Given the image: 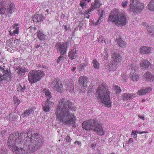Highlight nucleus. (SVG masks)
Instances as JSON below:
<instances>
[{"label": "nucleus", "mask_w": 154, "mask_h": 154, "mask_svg": "<svg viewBox=\"0 0 154 154\" xmlns=\"http://www.w3.org/2000/svg\"><path fill=\"white\" fill-rule=\"evenodd\" d=\"M40 47V44H38V45L36 47V48H39Z\"/></svg>", "instance_id": "680f3d73"}, {"label": "nucleus", "mask_w": 154, "mask_h": 154, "mask_svg": "<svg viewBox=\"0 0 154 154\" xmlns=\"http://www.w3.org/2000/svg\"><path fill=\"white\" fill-rule=\"evenodd\" d=\"M94 121V120H88L83 122L82 124V128L87 131L92 130Z\"/></svg>", "instance_id": "2eb2a0df"}, {"label": "nucleus", "mask_w": 154, "mask_h": 154, "mask_svg": "<svg viewBox=\"0 0 154 154\" xmlns=\"http://www.w3.org/2000/svg\"><path fill=\"white\" fill-rule=\"evenodd\" d=\"M42 19V15L41 14H35L33 17V21L35 22H39L41 21Z\"/></svg>", "instance_id": "cd10ccee"}, {"label": "nucleus", "mask_w": 154, "mask_h": 154, "mask_svg": "<svg viewBox=\"0 0 154 154\" xmlns=\"http://www.w3.org/2000/svg\"><path fill=\"white\" fill-rule=\"evenodd\" d=\"M149 33L154 36V26L149 27Z\"/></svg>", "instance_id": "4c0bfd02"}, {"label": "nucleus", "mask_w": 154, "mask_h": 154, "mask_svg": "<svg viewBox=\"0 0 154 154\" xmlns=\"http://www.w3.org/2000/svg\"><path fill=\"white\" fill-rule=\"evenodd\" d=\"M13 103L15 106H18L20 102V100L18 99L17 97L14 96L13 97Z\"/></svg>", "instance_id": "e433bc0d"}, {"label": "nucleus", "mask_w": 154, "mask_h": 154, "mask_svg": "<svg viewBox=\"0 0 154 154\" xmlns=\"http://www.w3.org/2000/svg\"><path fill=\"white\" fill-rule=\"evenodd\" d=\"M101 5L99 1L98 0H96L91 5V6L89 8V11H91L94 10L96 8L99 7Z\"/></svg>", "instance_id": "412c9836"}, {"label": "nucleus", "mask_w": 154, "mask_h": 154, "mask_svg": "<svg viewBox=\"0 0 154 154\" xmlns=\"http://www.w3.org/2000/svg\"><path fill=\"white\" fill-rule=\"evenodd\" d=\"M64 28L66 29H68V27L66 26H64Z\"/></svg>", "instance_id": "0e129e2a"}, {"label": "nucleus", "mask_w": 154, "mask_h": 154, "mask_svg": "<svg viewBox=\"0 0 154 154\" xmlns=\"http://www.w3.org/2000/svg\"><path fill=\"white\" fill-rule=\"evenodd\" d=\"M135 94H129L125 93L122 94V99L124 100H129L133 99L134 97Z\"/></svg>", "instance_id": "4be33fe9"}, {"label": "nucleus", "mask_w": 154, "mask_h": 154, "mask_svg": "<svg viewBox=\"0 0 154 154\" xmlns=\"http://www.w3.org/2000/svg\"><path fill=\"white\" fill-rule=\"evenodd\" d=\"M44 93L47 97V100L50 99L52 97L51 93L48 90L45 89L44 90Z\"/></svg>", "instance_id": "c9c22d12"}, {"label": "nucleus", "mask_w": 154, "mask_h": 154, "mask_svg": "<svg viewBox=\"0 0 154 154\" xmlns=\"http://www.w3.org/2000/svg\"><path fill=\"white\" fill-rule=\"evenodd\" d=\"M51 88L54 90L59 92L63 91V88L61 82L58 79H54L50 84Z\"/></svg>", "instance_id": "9d476101"}, {"label": "nucleus", "mask_w": 154, "mask_h": 154, "mask_svg": "<svg viewBox=\"0 0 154 154\" xmlns=\"http://www.w3.org/2000/svg\"><path fill=\"white\" fill-rule=\"evenodd\" d=\"M152 91V89L148 87L145 89H142L139 90L137 92V94L140 95H143L150 93Z\"/></svg>", "instance_id": "6ab92c4d"}, {"label": "nucleus", "mask_w": 154, "mask_h": 154, "mask_svg": "<svg viewBox=\"0 0 154 154\" xmlns=\"http://www.w3.org/2000/svg\"><path fill=\"white\" fill-rule=\"evenodd\" d=\"M134 132H135L136 134H137V133L139 134V131H138L137 130H134Z\"/></svg>", "instance_id": "e2e57ef3"}, {"label": "nucleus", "mask_w": 154, "mask_h": 154, "mask_svg": "<svg viewBox=\"0 0 154 154\" xmlns=\"http://www.w3.org/2000/svg\"><path fill=\"white\" fill-rule=\"evenodd\" d=\"M34 112V110L32 108H31L25 111L23 115L24 116H29L32 114Z\"/></svg>", "instance_id": "2f4dec72"}, {"label": "nucleus", "mask_w": 154, "mask_h": 154, "mask_svg": "<svg viewBox=\"0 0 154 154\" xmlns=\"http://www.w3.org/2000/svg\"><path fill=\"white\" fill-rule=\"evenodd\" d=\"M78 56V51L75 49L72 50L69 53V57L70 59L73 60L76 58Z\"/></svg>", "instance_id": "b1692460"}, {"label": "nucleus", "mask_w": 154, "mask_h": 154, "mask_svg": "<svg viewBox=\"0 0 154 154\" xmlns=\"http://www.w3.org/2000/svg\"><path fill=\"white\" fill-rule=\"evenodd\" d=\"M113 88L115 92L116 93H119L121 91L120 87L117 86H115Z\"/></svg>", "instance_id": "58836bf2"}, {"label": "nucleus", "mask_w": 154, "mask_h": 154, "mask_svg": "<svg viewBox=\"0 0 154 154\" xmlns=\"http://www.w3.org/2000/svg\"><path fill=\"white\" fill-rule=\"evenodd\" d=\"M72 103L69 100L60 99L55 112L56 120L66 125L76 127V117L74 111L72 109Z\"/></svg>", "instance_id": "f03ea898"}, {"label": "nucleus", "mask_w": 154, "mask_h": 154, "mask_svg": "<svg viewBox=\"0 0 154 154\" xmlns=\"http://www.w3.org/2000/svg\"><path fill=\"white\" fill-rule=\"evenodd\" d=\"M144 4L139 2V0H130L129 11L134 13L141 11L143 8Z\"/></svg>", "instance_id": "6e6552de"}, {"label": "nucleus", "mask_w": 154, "mask_h": 154, "mask_svg": "<svg viewBox=\"0 0 154 154\" xmlns=\"http://www.w3.org/2000/svg\"><path fill=\"white\" fill-rule=\"evenodd\" d=\"M138 116L140 118L142 119L143 120H144V117L143 116L139 115Z\"/></svg>", "instance_id": "13d9d810"}, {"label": "nucleus", "mask_w": 154, "mask_h": 154, "mask_svg": "<svg viewBox=\"0 0 154 154\" xmlns=\"http://www.w3.org/2000/svg\"><path fill=\"white\" fill-rule=\"evenodd\" d=\"M128 3V1H125L122 2L121 5L124 8H126Z\"/></svg>", "instance_id": "37998d69"}, {"label": "nucleus", "mask_w": 154, "mask_h": 154, "mask_svg": "<svg viewBox=\"0 0 154 154\" xmlns=\"http://www.w3.org/2000/svg\"><path fill=\"white\" fill-rule=\"evenodd\" d=\"M101 19L102 18L101 17H100L98 20H97V22L95 23V25H97L99 23H100L101 22Z\"/></svg>", "instance_id": "09e8293b"}, {"label": "nucleus", "mask_w": 154, "mask_h": 154, "mask_svg": "<svg viewBox=\"0 0 154 154\" xmlns=\"http://www.w3.org/2000/svg\"><path fill=\"white\" fill-rule=\"evenodd\" d=\"M92 130L100 136L104 135L105 133V131L103 129L101 124L94 120L92 126Z\"/></svg>", "instance_id": "9b49d317"}, {"label": "nucleus", "mask_w": 154, "mask_h": 154, "mask_svg": "<svg viewBox=\"0 0 154 154\" xmlns=\"http://www.w3.org/2000/svg\"><path fill=\"white\" fill-rule=\"evenodd\" d=\"M32 132L29 130L27 133L28 141L23 143L19 135H11L8 140V145L10 149L17 154H31L38 150L44 144L37 133L32 136Z\"/></svg>", "instance_id": "f257e3e1"}, {"label": "nucleus", "mask_w": 154, "mask_h": 154, "mask_svg": "<svg viewBox=\"0 0 154 154\" xmlns=\"http://www.w3.org/2000/svg\"><path fill=\"white\" fill-rule=\"evenodd\" d=\"M34 29H36V27H34Z\"/></svg>", "instance_id": "774afa93"}, {"label": "nucleus", "mask_w": 154, "mask_h": 154, "mask_svg": "<svg viewBox=\"0 0 154 154\" xmlns=\"http://www.w3.org/2000/svg\"><path fill=\"white\" fill-rule=\"evenodd\" d=\"M104 60H107L108 58V53L107 52L106 49L104 51Z\"/></svg>", "instance_id": "a18cd8bd"}, {"label": "nucleus", "mask_w": 154, "mask_h": 154, "mask_svg": "<svg viewBox=\"0 0 154 154\" xmlns=\"http://www.w3.org/2000/svg\"><path fill=\"white\" fill-rule=\"evenodd\" d=\"M65 88L66 91H73L74 89L73 82H71L66 83L65 85Z\"/></svg>", "instance_id": "393cba45"}, {"label": "nucleus", "mask_w": 154, "mask_h": 154, "mask_svg": "<svg viewBox=\"0 0 154 154\" xmlns=\"http://www.w3.org/2000/svg\"><path fill=\"white\" fill-rule=\"evenodd\" d=\"M112 62L108 66V69L110 70H114L120 65L121 57L118 53H114L112 55Z\"/></svg>", "instance_id": "0eeeda50"}, {"label": "nucleus", "mask_w": 154, "mask_h": 154, "mask_svg": "<svg viewBox=\"0 0 154 154\" xmlns=\"http://www.w3.org/2000/svg\"><path fill=\"white\" fill-rule=\"evenodd\" d=\"M11 74L9 71L5 70V69L0 66V81L4 79L7 80L8 78H10Z\"/></svg>", "instance_id": "f8f14e48"}, {"label": "nucleus", "mask_w": 154, "mask_h": 154, "mask_svg": "<svg viewBox=\"0 0 154 154\" xmlns=\"http://www.w3.org/2000/svg\"><path fill=\"white\" fill-rule=\"evenodd\" d=\"M91 1V0H82L80 3V5L83 9L84 6H86L87 5L86 2H90Z\"/></svg>", "instance_id": "72a5a7b5"}, {"label": "nucleus", "mask_w": 154, "mask_h": 154, "mask_svg": "<svg viewBox=\"0 0 154 154\" xmlns=\"http://www.w3.org/2000/svg\"><path fill=\"white\" fill-rule=\"evenodd\" d=\"M54 105L53 102L47 100L43 104L42 109L45 112H49L52 108Z\"/></svg>", "instance_id": "dca6fc26"}, {"label": "nucleus", "mask_w": 154, "mask_h": 154, "mask_svg": "<svg viewBox=\"0 0 154 154\" xmlns=\"http://www.w3.org/2000/svg\"><path fill=\"white\" fill-rule=\"evenodd\" d=\"M142 26L144 27H146L148 26V24L146 23L143 22L142 23Z\"/></svg>", "instance_id": "5fc2aeb1"}, {"label": "nucleus", "mask_w": 154, "mask_h": 154, "mask_svg": "<svg viewBox=\"0 0 154 154\" xmlns=\"http://www.w3.org/2000/svg\"><path fill=\"white\" fill-rule=\"evenodd\" d=\"M134 141V140H133V139H132V138H129V140H128V142L129 143H132Z\"/></svg>", "instance_id": "4d7b16f0"}, {"label": "nucleus", "mask_w": 154, "mask_h": 154, "mask_svg": "<svg viewBox=\"0 0 154 154\" xmlns=\"http://www.w3.org/2000/svg\"><path fill=\"white\" fill-rule=\"evenodd\" d=\"M26 89V85L24 84H20L17 85V90L18 91L23 92Z\"/></svg>", "instance_id": "c85d7f7f"}, {"label": "nucleus", "mask_w": 154, "mask_h": 154, "mask_svg": "<svg viewBox=\"0 0 154 154\" xmlns=\"http://www.w3.org/2000/svg\"><path fill=\"white\" fill-rule=\"evenodd\" d=\"M99 14L100 15V17H101L102 18V17L103 16L104 14V11H101L100 12H99Z\"/></svg>", "instance_id": "8fccbe9b"}, {"label": "nucleus", "mask_w": 154, "mask_h": 154, "mask_svg": "<svg viewBox=\"0 0 154 154\" xmlns=\"http://www.w3.org/2000/svg\"><path fill=\"white\" fill-rule=\"evenodd\" d=\"M16 11L14 3L9 0H0V13L2 15L7 16L13 14Z\"/></svg>", "instance_id": "39448f33"}, {"label": "nucleus", "mask_w": 154, "mask_h": 154, "mask_svg": "<svg viewBox=\"0 0 154 154\" xmlns=\"http://www.w3.org/2000/svg\"><path fill=\"white\" fill-rule=\"evenodd\" d=\"M148 9L152 11H154V0H151L149 3L148 6Z\"/></svg>", "instance_id": "7c9ffc66"}, {"label": "nucleus", "mask_w": 154, "mask_h": 154, "mask_svg": "<svg viewBox=\"0 0 154 154\" xmlns=\"http://www.w3.org/2000/svg\"><path fill=\"white\" fill-rule=\"evenodd\" d=\"M56 48L57 52H60L61 55H65L66 53V48L64 43H58L56 45Z\"/></svg>", "instance_id": "ddd939ff"}, {"label": "nucleus", "mask_w": 154, "mask_h": 154, "mask_svg": "<svg viewBox=\"0 0 154 154\" xmlns=\"http://www.w3.org/2000/svg\"><path fill=\"white\" fill-rule=\"evenodd\" d=\"M92 62L94 68L96 69L99 68L100 66V63L97 60H93Z\"/></svg>", "instance_id": "f704fd0d"}, {"label": "nucleus", "mask_w": 154, "mask_h": 154, "mask_svg": "<svg viewBox=\"0 0 154 154\" xmlns=\"http://www.w3.org/2000/svg\"><path fill=\"white\" fill-rule=\"evenodd\" d=\"M91 23L92 25H95V23H94V22L92 21V20H91Z\"/></svg>", "instance_id": "052dcab7"}, {"label": "nucleus", "mask_w": 154, "mask_h": 154, "mask_svg": "<svg viewBox=\"0 0 154 154\" xmlns=\"http://www.w3.org/2000/svg\"><path fill=\"white\" fill-rule=\"evenodd\" d=\"M140 65L141 68L145 69L149 67L151 64L148 60L143 59L140 62Z\"/></svg>", "instance_id": "a211bd4d"}, {"label": "nucleus", "mask_w": 154, "mask_h": 154, "mask_svg": "<svg viewBox=\"0 0 154 154\" xmlns=\"http://www.w3.org/2000/svg\"><path fill=\"white\" fill-rule=\"evenodd\" d=\"M75 68H73L72 69V70L73 71H74L75 70Z\"/></svg>", "instance_id": "69168bd1"}, {"label": "nucleus", "mask_w": 154, "mask_h": 154, "mask_svg": "<svg viewBox=\"0 0 154 154\" xmlns=\"http://www.w3.org/2000/svg\"><path fill=\"white\" fill-rule=\"evenodd\" d=\"M130 79L132 81L137 82L139 79V75L135 73H131L130 75Z\"/></svg>", "instance_id": "a878e982"}, {"label": "nucleus", "mask_w": 154, "mask_h": 154, "mask_svg": "<svg viewBox=\"0 0 154 154\" xmlns=\"http://www.w3.org/2000/svg\"><path fill=\"white\" fill-rule=\"evenodd\" d=\"M143 80L147 82H152L154 80V76L152 73L149 71L145 72L142 77Z\"/></svg>", "instance_id": "4468645a"}, {"label": "nucleus", "mask_w": 154, "mask_h": 154, "mask_svg": "<svg viewBox=\"0 0 154 154\" xmlns=\"http://www.w3.org/2000/svg\"><path fill=\"white\" fill-rule=\"evenodd\" d=\"M95 145L94 144H92L90 145V146L92 148H93L95 147Z\"/></svg>", "instance_id": "bf43d9fd"}, {"label": "nucleus", "mask_w": 154, "mask_h": 154, "mask_svg": "<svg viewBox=\"0 0 154 154\" xmlns=\"http://www.w3.org/2000/svg\"><path fill=\"white\" fill-rule=\"evenodd\" d=\"M28 70L25 68L24 67H19L18 69L17 73L19 74H21L22 73L28 72Z\"/></svg>", "instance_id": "473e14b6"}, {"label": "nucleus", "mask_w": 154, "mask_h": 154, "mask_svg": "<svg viewBox=\"0 0 154 154\" xmlns=\"http://www.w3.org/2000/svg\"><path fill=\"white\" fill-rule=\"evenodd\" d=\"M131 135L134 138H136L137 137V135L134 132V130L132 131Z\"/></svg>", "instance_id": "c03bdc74"}, {"label": "nucleus", "mask_w": 154, "mask_h": 154, "mask_svg": "<svg viewBox=\"0 0 154 154\" xmlns=\"http://www.w3.org/2000/svg\"><path fill=\"white\" fill-rule=\"evenodd\" d=\"M142 101V102H144L145 101V99H143Z\"/></svg>", "instance_id": "338daca9"}, {"label": "nucleus", "mask_w": 154, "mask_h": 154, "mask_svg": "<svg viewBox=\"0 0 154 154\" xmlns=\"http://www.w3.org/2000/svg\"><path fill=\"white\" fill-rule=\"evenodd\" d=\"M148 133V131H139V134H146V133Z\"/></svg>", "instance_id": "864d4df0"}, {"label": "nucleus", "mask_w": 154, "mask_h": 154, "mask_svg": "<svg viewBox=\"0 0 154 154\" xmlns=\"http://www.w3.org/2000/svg\"><path fill=\"white\" fill-rule=\"evenodd\" d=\"M88 65V64L87 63H82L80 65V66L81 69L84 68L85 66H86Z\"/></svg>", "instance_id": "3c124183"}, {"label": "nucleus", "mask_w": 154, "mask_h": 154, "mask_svg": "<svg viewBox=\"0 0 154 154\" xmlns=\"http://www.w3.org/2000/svg\"><path fill=\"white\" fill-rule=\"evenodd\" d=\"M116 40L117 44L120 47L124 48L125 46V43L121 37L118 38Z\"/></svg>", "instance_id": "bb28decb"}, {"label": "nucleus", "mask_w": 154, "mask_h": 154, "mask_svg": "<svg viewBox=\"0 0 154 154\" xmlns=\"http://www.w3.org/2000/svg\"><path fill=\"white\" fill-rule=\"evenodd\" d=\"M38 38L40 40H43L45 38V36L42 31L39 30L37 32Z\"/></svg>", "instance_id": "c756f323"}, {"label": "nucleus", "mask_w": 154, "mask_h": 154, "mask_svg": "<svg viewBox=\"0 0 154 154\" xmlns=\"http://www.w3.org/2000/svg\"><path fill=\"white\" fill-rule=\"evenodd\" d=\"M20 42V41L18 39H10L7 42V45L9 46H14L15 44L17 45Z\"/></svg>", "instance_id": "aec40b11"}, {"label": "nucleus", "mask_w": 154, "mask_h": 154, "mask_svg": "<svg viewBox=\"0 0 154 154\" xmlns=\"http://www.w3.org/2000/svg\"><path fill=\"white\" fill-rule=\"evenodd\" d=\"M128 78V76L123 75L121 77V79L123 81H126L127 80Z\"/></svg>", "instance_id": "79ce46f5"}, {"label": "nucleus", "mask_w": 154, "mask_h": 154, "mask_svg": "<svg viewBox=\"0 0 154 154\" xmlns=\"http://www.w3.org/2000/svg\"><path fill=\"white\" fill-rule=\"evenodd\" d=\"M88 79L85 76H80L79 79V89L80 92L85 93L86 91V83L88 82Z\"/></svg>", "instance_id": "1a4fd4ad"}, {"label": "nucleus", "mask_w": 154, "mask_h": 154, "mask_svg": "<svg viewBox=\"0 0 154 154\" xmlns=\"http://www.w3.org/2000/svg\"><path fill=\"white\" fill-rule=\"evenodd\" d=\"M71 140L70 137L68 136H66L64 139V140L66 142H70Z\"/></svg>", "instance_id": "49530a36"}, {"label": "nucleus", "mask_w": 154, "mask_h": 154, "mask_svg": "<svg viewBox=\"0 0 154 154\" xmlns=\"http://www.w3.org/2000/svg\"><path fill=\"white\" fill-rule=\"evenodd\" d=\"M63 55H61V54H60V55L58 59H57V62L58 63H59L60 62L63 60L64 57L63 56Z\"/></svg>", "instance_id": "ea45409f"}, {"label": "nucleus", "mask_w": 154, "mask_h": 154, "mask_svg": "<svg viewBox=\"0 0 154 154\" xmlns=\"http://www.w3.org/2000/svg\"><path fill=\"white\" fill-rule=\"evenodd\" d=\"M110 92L108 87L103 83L98 87L96 91V96L99 101H101L107 107L111 106L112 102L109 98Z\"/></svg>", "instance_id": "7ed1b4c3"}, {"label": "nucleus", "mask_w": 154, "mask_h": 154, "mask_svg": "<svg viewBox=\"0 0 154 154\" xmlns=\"http://www.w3.org/2000/svg\"><path fill=\"white\" fill-rule=\"evenodd\" d=\"M81 142H80L76 141H75V144H77L78 146H80L81 145Z\"/></svg>", "instance_id": "6e6d98bb"}, {"label": "nucleus", "mask_w": 154, "mask_h": 154, "mask_svg": "<svg viewBox=\"0 0 154 154\" xmlns=\"http://www.w3.org/2000/svg\"><path fill=\"white\" fill-rule=\"evenodd\" d=\"M152 50V47L147 46H142L139 49L140 52L142 54H149Z\"/></svg>", "instance_id": "f3484780"}, {"label": "nucleus", "mask_w": 154, "mask_h": 154, "mask_svg": "<svg viewBox=\"0 0 154 154\" xmlns=\"http://www.w3.org/2000/svg\"><path fill=\"white\" fill-rule=\"evenodd\" d=\"M43 75V72L42 71H31L28 75L29 80L31 84L35 83L40 80Z\"/></svg>", "instance_id": "423d86ee"}, {"label": "nucleus", "mask_w": 154, "mask_h": 154, "mask_svg": "<svg viewBox=\"0 0 154 154\" xmlns=\"http://www.w3.org/2000/svg\"><path fill=\"white\" fill-rule=\"evenodd\" d=\"M89 8L87 11H85V12L84 13V15L85 17L88 18H89L90 17V15H89V13L91 11H89Z\"/></svg>", "instance_id": "a19ab883"}, {"label": "nucleus", "mask_w": 154, "mask_h": 154, "mask_svg": "<svg viewBox=\"0 0 154 154\" xmlns=\"http://www.w3.org/2000/svg\"><path fill=\"white\" fill-rule=\"evenodd\" d=\"M19 25L17 23H15L13 27V29H14L13 31H11V30L9 29V35H13L14 34H18L19 33Z\"/></svg>", "instance_id": "5701e85b"}, {"label": "nucleus", "mask_w": 154, "mask_h": 154, "mask_svg": "<svg viewBox=\"0 0 154 154\" xmlns=\"http://www.w3.org/2000/svg\"><path fill=\"white\" fill-rule=\"evenodd\" d=\"M10 46V45L9 46V47ZM8 47H9V46L8 45H7V47L8 51H9L11 53L14 52V50L13 49H12L11 47L8 48Z\"/></svg>", "instance_id": "de8ad7c7"}, {"label": "nucleus", "mask_w": 154, "mask_h": 154, "mask_svg": "<svg viewBox=\"0 0 154 154\" xmlns=\"http://www.w3.org/2000/svg\"><path fill=\"white\" fill-rule=\"evenodd\" d=\"M103 38L102 37H100L98 39V42L100 43L103 42Z\"/></svg>", "instance_id": "603ef678"}, {"label": "nucleus", "mask_w": 154, "mask_h": 154, "mask_svg": "<svg viewBox=\"0 0 154 154\" xmlns=\"http://www.w3.org/2000/svg\"><path fill=\"white\" fill-rule=\"evenodd\" d=\"M108 21L114 23L119 27L124 26L127 23V19L125 13H120L117 10L112 11L109 15Z\"/></svg>", "instance_id": "20e7f679"}]
</instances>
